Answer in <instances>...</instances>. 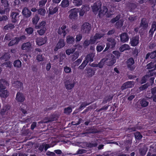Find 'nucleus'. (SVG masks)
Instances as JSON below:
<instances>
[{
  "mask_svg": "<svg viewBox=\"0 0 156 156\" xmlns=\"http://www.w3.org/2000/svg\"><path fill=\"white\" fill-rule=\"evenodd\" d=\"M112 54H111L108 55L110 61L108 65L112 66L116 62V58L119 59L121 53L118 51H114L112 52Z\"/></svg>",
  "mask_w": 156,
  "mask_h": 156,
  "instance_id": "1",
  "label": "nucleus"
},
{
  "mask_svg": "<svg viewBox=\"0 0 156 156\" xmlns=\"http://www.w3.org/2000/svg\"><path fill=\"white\" fill-rule=\"evenodd\" d=\"M135 61L132 57H130L127 59L126 62V64L128 69L131 71H133L136 66L134 65Z\"/></svg>",
  "mask_w": 156,
  "mask_h": 156,
  "instance_id": "2",
  "label": "nucleus"
},
{
  "mask_svg": "<svg viewBox=\"0 0 156 156\" xmlns=\"http://www.w3.org/2000/svg\"><path fill=\"white\" fill-rule=\"evenodd\" d=\"M21 49L22 50L25 51V52L30 53L32 49V44L30 42H27L23 43L21 46Z\"/></svg>",
  "mask_w": 156,
  "mask_h": 156,
  "instance_id": "3",
  "label": "nucleus"
},
{
  "mask_svg": "<svg viewBox=\"0 0 156 156\" xmlns=\"http://www.w3.org/2000/svg\"><path fill=\"white\" fill-rule=\"evenodd\" d=\"M22 13L23 15L26 17H29L31 14V11L33 12H35L37 10H22ZM38 13L42 16H44L46 10H37Z\"/></svg>",
  "mask_w": 156,
  "mask_h": 156,
  "instance_id": "4",
  "label": "nucleus"
},
{
  "mask_svg": "<svg viewBox=\"0 0 156 156\" xmlns=\"http://www.w3.org/2000/svg\"><path fill=\"white\" fill-rule=\"evenodd\" d=\"M91 25L89 23H84L81 27V31L83 33L89 34L91 30Z\"/></svg>",
  "mask_w": 156,
  "mask_h": 156,
  "instance_id": "5",
  "label": "nucleus"
},
{
  "mask_svg": "<svg viewBox=\"0 0 156 156\" xmlns=\"http://www.w3.org/2000/svg\"><path fill=\"white\" fill-rule=\"evenodd\" d=\"M139 37L138 35L133 37L130 39L129 44L133 47L136 46L139 43Z\"/></svg>",
  "mask_w": 156,
  "mask_h": 156,
  "instance_id": "6",
  "label": "nucleus"
},
{
  "mask_svg": "<svg viewBox=\"0 0 156 156\" xmlns=\"http://www.w3.org/2000/svg\"><path fill=\"white\" fill-rule=\"evenodd\" d=\"M47 41V38L45 36L44 37H40L37 38L36 43L37 45L40 46L45 44Z\"/></svg>",
  "mask_w": 156,
  "mask_h": 156,
  "instance_id": "7",
  "label": "nucleus"
},
{
  "mask_svg": "<svg viewBox=\"0 0 156 156\" xmlns=\"http://www.w3.org/2000/svg\"><path fill=\"white\" fill-rule=\"evenodd\" d=\"M65 45V43L64 40L62 39H59L54 49V51H57L59 49L63 47Z\"/></svg>",
  "mask_w": 156,
  "mask_h": 156,
  "instance_id": "8",
  "label": "nucleus"
},
{
  "mask_svg": "<svg viewBox=\"0 0 156 156\" xmlns=\"http://www.w3.org/2000/svg\"><path fill=\"white\" fill-rule=\"evenodd\" d=\"M96 69L94 68L91 67L87 68L86 70V74L88 77H91L94 75Z\"/></svg>",
  "mask_w": 156,
  "mask_h": 156,
  "instance_id": "9",
  "label": "nucleus"
},
{
  "mask_svg": "<svg viewBox=\"0 0 156 156\" xmlns=\"http://www.w3.org/2000/svg\"><path fill=\"white\" fill-rule=\"evenodd\" d=\"M71 81L69 80L65 82V86L66 89L71 90L74 87L75 83L74 81L72 82Z\"/></svg>",
  "mask_w": 156,
  "mask_h": 156,
  "instance_id": "10",
  "label": "nucleus"
},
{
  "mask_svg": "<svg viewBox=\"0 0 156 156\" xmlns=\"http://www.w3.org/2000/svg\"><path fill=\"white\" fill-rule=\"evenodd\" d=\"M121 41L123 43L128 42L129 40V36L126 33H123L120 35Z\"/></svg>",
  "mask_w": 156,
  "mask_h": 156,
  "instance_id": "11",
  "label": "nucleus"
},
{
  "mask_svg": "<svg viewBox=\"0 0 156 156\" xmlns=\"http://www.w3.org/2000/svg\"><path fill=\"white\" fill-rule=\"evenodd\" d=\"M107 41L108 42L106 43L107 44L109 45L111 48L113 49L115 48L116 44V41L115 39L110 37L107 39Z\"/></svg>",
  "mask_w": 156,
  "mask_h": 156,
  "instance_id": "12",
  "label": "nucleus"
},
{
  "mask_svg": "<svg viewBox=\"0 0 156 156\" xmlns=\"http://www.w3.org/2000/svg\"><path fill=\"white\" fill-rule=\"evenodd\" d=\"M16 99L18 102H22L24 101L25 98L22 93L18 92L16 94Z\"/></svg>",
  "mask_w": 156,
  "mask_h": 156,
  "instance_id": "13",
  "label": "nucleus"
},
{
  "mask_svg": "<svg viewBox=\"0 0 156 156\" xmlns=\"http://www.w3.org/2000/svg\"><path fill=\"white\" fill-rule=\"evenodd\" d=\"M148 26V24L146 19L144 18H142L140 22V26L144 29L146 30Z\"/></svg>",
  "mask_w": 156,
  "mask_h": 156,
  "instance_id": "14",
  "label": "nucleus"
},
{
  "mask_svg": "<svg viewBox=\"0 0 156 156\" xmlns=\"http://www.w3.org/2000/svg\"><path fill=\"white\" fill-rule=\"evenodd\" d=\"M10 107L8 105L4 106L1 110L0 114L2 115H4L6 113L8 112V111L10 110Z\"/></svg>",
  "mask_w": 156,
  "mask_h": 156,
  "instance_id": "15",
  "label": "nucleus"
},
{
  "mask_svg": "<svg viewBox=\"0 0 156 156\" xmlns=\"http://www.w3.org/2000/svg\"><path fill=\"white\" fill-rule=\"evenodd\" d=\"M11 56L8 53L5 52L0 57V60H4L5 61H8L10 59Z\"/></svg>",
  "mask_w": 156,
  "mask_h": 156,
  "instance_id": "16",
  "label": "nucleus"
},
{
  "mask_svg": "<svg viewBox=\"0 0 156 156\" xmlns=\"http://www.w3.org/2000/svg\"><path fill=\"white\" fill-rule=\"evenodd\" d=\"M58 118V116L56 114H52L50 117L47 118V120L45 122L47 123L57 120Z\"/></svg>",
  "mask_w": 156,
  "mask_h": 156,
  "instance_id": "17",
  "label": "nucleus"
},
{
  "mask_svg": "<svg viewBox=\"0 0 156 156\" xmlns=\"http://www.w3.org/2000/svg\"><path fill=\"white\" fill-rule=\"evenodd\" d=\"M19 14L18 12H12L11 14L12 21V22L15 23L17 21V19L19 17Z\"/></svg>",
  "mask_w": 156,
  "mask_h": 156,
  "instance_id": "18",
  "label": "nucleus"
},
{
  "mask_svg": "<svg viewBox=\"0 0 156 156\" xmlns=\"http://www.w3.org/2000/svg\"><path fill=\"white\" fill-rule=\"evenodd\" d=\"M19 42V40L16 37H14L9 43L8 45L9 46H12L15 45H17Z\"/></svg>",
  "mask_w": 156,
  "mask_h": 156,
  "instance_id": "19",
  "label": "nucleus"
},
{
  "mask_svg": "<svg viewBox=\"0 0 156 156\" xmlns=\"http://www.w3.org/2000/svg\"><path fill=\"white\" fill-rule=\"evenodd\" d=\"M8 82L5 79L0 80V90H4L6 88L5 85H7Z\"/></svg>",
  "mask_w": 156,
  "mask_h": 156,
  "instance_id": "20",
  "label": "nucleus"
},
{
  "mask_svg": "<svg viewBox=\"0 0 156 156\" xmlns=\"http://www.w3.org/2000/svg\"><path fill=\"white\" fill-rule=\"evenodd\" d=\"M94 54L93 53H91L87 55L85 59L87 61H88V62H92L94 61Z\"/></svg>",
  "mask_w": 156,
  "mask_h": 156,
  "instance_id": "21",
  "label": "nucleus"
},
{
  "mask_svg": "<svg viewBox=\"0 0 156 156\" xmlns=\"http://www.w3.org/2000/svg\"><path fill=\"white\" fill-rule=\"evenodd\" d=\"M140 104L142 107H145L149 104V102L145 98L140 99L139 101Z\"/></svg>",
  "mask_w": 156,
  "mask_h": 156,
  "instance_id": "22",
  "label": "nucleus"
},
{
  "mask_svg": "<svg viewBox=\"0 0 156 156\" xmlns=\"http://www.w3.org/2000/svg\"><path fill=\"white\" fill-rule=\"evenodd\" d=\"M130 49V48L129 45L124 44L119 47V50L120 52H123L125 51L129 50Z\"/></svg>",
  "mask_w": 156,
  "mask_h": 156,
  "instance_id": "23",
  "label": "nucleus"
},
{
  "mask_svg": "<svg viewBox=\"0 0 156 156\" xmlns=\"http://www.w3.org/2000/svg\"><path fill=\"white\" fill-rule=\"evenodd\" d=\"M0 96L2 98H6L9 95V92L7 90H0Z\"/></svg>",
  "mask_w": 156,
  "mask_h": 156,
  "instance_id": "24",
  "label": "nucleus"
},
{
  "mask_svg": "<svg viewBox=\"0 0 156 156\" xmlns=\"http://www.w3.org/2000/svg\"><path fill=\"white\" fill-rule=\"evenodd\" d=\"M46 22L45 21H42L39 24L36 26L35 28L36 29H38L41 28H44L46 27Z\"/></svg>",
  "mask_w": 156,
  "mask_h": 156,
  "instance_id": "25",
  "label": "nucleus"
},
{
  "mask_svg": "<svg viewBox=\"0 0 156 156\" xmlns=\"http://www.w3.org/2000/svg\"><path fill=\"white\" fill-rule=\"evenodd\" d=\"M101 3L100 2H98L94 4L92 6L93 10H99L101 9Z\"/></svg>",
  "mask_w": 156,
  "mask_h": 156,
  "instance_id": "26",
  "label": "nucleus"
},
{
  "mask_svg": "<svg viewBox=\"0 0 156 156\" xmlns=\"http://www.w3.org/2000/svg\"><path fill=\"white\" fill-rule=\"evenodd\" d=\"M66 41L69 44H73L74 43L75 39L73 36H68L66 37Z\"/></svg>",
  "mask_w": 156,
  "mask_h": 156,
  "instance_id": "27",
  "label": "nucleus"
},
{
  "mask_svg": "<svg viewBox=\"0 0 156 156\" xmlns=\"http://www.w3.org/2000/svg\"><path fill=\"white\" fill-rule=\"evenodd\" d=\"M14 27V24L12 23H9L4 26L3 30L4 31H6L7 30H11L13 29Z\"/></svg>",
  "mask_w": 156,
  "mask_h": 156,
  "instance_id": "28",
  "label": "nucleus"
},
{
  "mask_svg": "<svg viewBox=\"0 0 156 156\" xmlns=\"http://www.w3.org/2000/svg\"><path fill=\"white\" fill-rule=\"evenodd\" d=\"M13 66L15 67L20 68L22 66V62L20 60H16L13 62Z\"/></svg>",
  "mask_w": 156,
  "mask_h": 156,
  "instance_id": "29",
  "label": "nucleus"
},
{
  "mask_svg": "<svg viewBox=\"0 0 156 156\" xmlns=\"http://www.w3.org/2000/svg\"><path fill=\"white\" fill-rule=\"evenodd\" d=\"M78 15L77 12L74 11L71 13L69 16V19L71 20H75L77 17Z\"/></svg>",
  "mask_w": 156,
  "mask_h": 156,
  "instance_id": "30",
  "label": "nucleus"
},
{
  "mask_svg": "<svg viewBox=\"0 0 156 156\" xmlns=\"http://www.w3.org/2000/svg\"><path fill=\"white\" fill-rule=\"evenodd\" d=\"M1 3L2 6L4 7L5 10L8 9L9 4L8 1L7 0H2Z\"/></svg>",
  "mask_w": 156,
  "mask_h": 156,
  "instance_id": "31",
  "label": "nucleus"
},
{
  "mask_svg": "<svg viewBox=\"0 0 156 156\" xmlns=\"http://www.w3.org/2000/svg\"><path fill=\"white\" fill-rule=\"evenodd\" d=\"M40 19V17L37 14H36L32 19V23L34 24H36Z\"/></svg>",
  "mask_w": 156,
  "mask_h": 156,
  "instance_id": "32",
  "label": "nucleus"
},
{
  "mask_svg": "<svg viewBox=\"0 0 156 156\" xmlns=\"http://www.w3.org/2000/svg\"><path fill=\"white\" fill-rule=\"evenodd\" d=\"M69 2L68 0H62L60 5L62 7H66L69 5Z\"/></svg>",
  "mask_w": 156,
  "mask_h": 156,
  "instance_id": "33",
  "label": "nucleus"
},
{
  "mask_svg": "<svg viewBox=\"0 0 156 156\" xmlns=\"http://www.w3.org/2000/svg\"><path fill=\"white\" fill-rule=\"evenodd\" d=\"M25 31L28 35H30L33 34L34 31V29L33 28L31 27H29L25 29Z\"/></svg>",
  "mask_w": 156,
  "mask_h": 156,
  "instance_id": "34",
  "label": "nucleus"
},
{
  "mask_svg": "<svg viewBox=\"0 0 156 156\" xmlns=\"http://www.w3.org/2000/svg\"><path fill=\"white\" fill-rule=\"evenodd\" d=\"M15 87L18 89H21L23 88V84L21 82L16 81L15 83Z\"/></svg>",
  "mask_w": 156,
  "mask_h": 156,
  "instance_id": "35",
  "label": "nucleus"
},
{
  "mask_svg": "<svg viewBox=\"0 0 156 156\" xmlns=\"http://www.w3.org/2000/svg\"><path fill=\"white\" fill-rule=\"evenodd\" d=\"M72 111V108L70 107L65 108L64 109V113L67 115L69 114Z\"/></svg>",
  "mask_w": 156,
  "mask_h": 156,
  "instance_id": "36",
  "label": "nucleus"
},
{
  "mask_svg": "<svg viewBox=\"0 0 156 156\" xmlns=\"http://www.w3.org/2000/svg\"><path fill=\"white\" fill-rule=\"evenodd\" d=\"M134 135L135 139L137 140H140L143 137L142 135L139 132H136L134 134Z\"/></svg>",
  "mask_w": 156,
  "mask_h": 156,
  "instance_id": "37",
  "label": "nucleus"
},
{
  "mask_svg": "<svg viewBox=\"0 0 156 156\" xmlns=\"http://www.w3.org/2000/svg\"><path fill=\"white\" fill-rule=\"evenodd\" d=\"M46 30V28H41L39 30H37V32L39 35L42 36L44 34Z\"/></svg>",
  "mask_w": 156,
  "mask_h": 156,
  "instance_id": "38",
  "label": "nucleus"
},
{
  "mask_svg": "<svg viewBox=\"0 0 156 156\" xmlns=\"http://www.w3.org/2000/svg\"><path fill=\"white\" fill-rule=\"evenodd\" d=\"M121 17V15L119 14L117 15L115 17L112 19L111 20V23H114L120 19Z\"/></svg>",
  "mask_w": 156,
  "mask_h": 156,
  "instance_id": "39",
  "label": "nucleus"
},
{
  "mask_svg": "<svg viewBox=\"0 0 156 156\" xmlns=\"http://www.w3.org/2000/svg\"><path fill=\"white\" fill-rule=\"evenodd\" d=\"M64 71L67 73H69L72 72V69L69 67L66 66L64 67Z\"/></svg>",
  "mask_w": 156,
  "mask_h": 156,
  "instance_id": "40",
  "label": "nucleus"
},
{
  "mask_svg": "<svg viewBox=\"0 0 156 156\" xmlns=\"http://www.w3.org/2000/svg\"><path fill=\"white\" fill-rule=\"evenodd\" d=\"M114 11V10H106V11L105 12V15L106 17H110L113 14L111 13L113 12Z\"/></svg>",
  "mask_w": 156,
  "mask_h": 156,
  "instance_id": "41",
  "label": "nucleus"
},
{
  "mask_svg": "<svg viewBox=\"0 0 156 156\" xmlns=\"http://www.w3.org/2000/svg\"><path fill=\"white\" fill-rule=\"evenodd\" d=\"M104 63L103 62H101V61L98 64H94L93 65V64H92V66L93 67H98L100 68H102L103 67Z\"/></svg>",
  "mask_w": 156,
  "mask_h": 156,
  "instance_id": "42",
  "label": "nucleus"
},
{
  "mask_svg": "<svg viewBox=\"0 0 156 156\" xmlns=\"http://www.w3.org/2000/svg\"><path fill=\"white\" fill-rule=\"evenodd\" d=\"M79 53L77 52H75L72 56V60L73 61H75L79 57Z\"/></svg>",
  "mask_w": 156,
  "mask_h": 156,
  "instance_id": "43",
  "label": "nucleus"
},
{
  "mask_svg": "<svg viewBox=\"0 0 156 156\" xmlns=\"http://www.w3.org/2000/svg\"><path fill=\"white\" fill-rule=\"evenodd\" d=\"M105 45H100L98 44L96 47V50L98 52H100L101 51L104 49Z\"/></svg>",
  "mask_w": 156,
  "mask_h": 156,
  "instance_id": "44",
  "label": "nucleus"
},
{
  "mask_svg": "<svg viewBox=\"0 0 156 156\" xmlns=\"http://www.w3.org/2000/svg\"><path fill=\"white\" fill-rule=\"evenodd\" d=\"M123 24V21L121 20H120L116 23V26L117 27H121Z\"/></svg>",
  "mask_w": 156,
  "mask_h": 156,
  "instance_id": "45",
  "label": "nucleus"
},
{
  "mask_svg": "<svg viewBox=\"0 0 156 156\" xmlns=\"http://www.w3.org/2000/svg\"><path fill=\"white\" fill-rule=\"evenodd\" d=\"M36 59L38 62H42L44 60V57L42 54H38L36 57Z\"/></svg>",
  "mask_w": 156,
  "mask_h": 156,
  "instance_id": "46",
  "label": "nucleus"
},
{
  "mask_svg": "<svg viewBox=\"0 0 156 156\" xmlns=\"http://www.w3.org/2000/svg\"><path fill=\"white\" fill-rule=\"evenodd\" d=\"M12 37L10 33H7L6 34L4 38V40L5 41H9L11 40Z\"/></svg>",
  "mask_w": 156,
  "mask_h": 156,
  "instance_id": "47",
  "label": "nucleus"
},
{
  "mask_svg": "<svg viewBox=\"0 0 156 156\" xmlns=\"http://www.w3.org/2000/svg\"><path fill=\"white\" fill-rule=\"evenodd\" d=\"M102 37L103 35L101 34H99V33H96L94 36V37L95 39H96V40H97L98 39H100Z\"/></svg>",
  "mask_w": 156,
  "mask_h": 156,
  "instance_id": "48",
  "label": "nucleus"
},
{
  "mask_svg": "<svg viewBox=\"0 0 156 156\" xmlns=\"http://www.w3.org/2000/svg\"><path fill=\"white\" fill-rule=\"evenodd\" d=\"M148 75H146L144 76L141 78V83L142 84L145 83L147 81V78Z\"/></svg>",
  "mask_w": 156,
  "mask_h": 156,
  "instance_id": "49",
  "label": "nucleus"
},
{
  "mask_svg": "<svg viewBox=\"0 0 156 156\" xmlns=\"http://www.w3.org/2000/svg\"><path fill=\"white\" fill-rule=\"evenodd\" d=\"M90 130L88 133H97L98 132V130L94 128H91L89 129Z\"/></svg>",
  "mask_w": 156,
  "mask_h": 156,
  "instance_id": "50",
  "label": "nucleus"
},
{
  "mask_svg": "<svg viewBox=\"0 0 156 156\" xmlns=\"http://www.w3.org/2000/svg\"><path fill=\"white\" fill-rule=\"evenodd\" d=\"M148 87V85L147 83H146L142 86L139 87L140 90H143L147 88Z\"/></svg>",
  "mask_w": 156,
  "mask_h": 156,
  "instance_id": "51",
  "label": "nucleus"
},
{
  "mask_svg": "<svg viewBox=\"0 0 156 156\" xmlns=\"http://www.w3.org/2000/svg\"><path fill=\"white\" fill-rule=\"evenodd\" d=\"M90 103H87V102L82 103L79 107V108L81 109L83 108H84L86 106L89 105L90 104Z\"/></svg>",
  "mask_w": 156,
  "mask_h": 156,
  "instance_id": "52",
  "label": "nucleus"
},
{
  "mask_svg": "<svg viewBox=\"0 0 156 156\" xmlns=\"http://www.w3.org/2000/svg\"><path fill=\"white\" fill-rule=\"evenodd\" d=\"M82 35L81 34H79L76 35V41L77 42L80 41L82 39Z\"/></svg>",
  "mask_w": 156,
  "mask_h": 156,
  "instance_id": "53",
  "label": "nucleus"
},
{
  "mask_svg": "<svg viewBox=\"0 0 156 156\" xmlns=\"http://www.w3.org/2000/svg\"><path fill=\"white\" fill-rule=\"evenodd\" d=\"M75 51V50L73 49H67L66 51V54L68 55H70L71 54H73Z\"/></svg>",
  "mask_w": 156,
  "mask_h": 156,
  "instance_id": "54",
  "label": "nucleus"
},
{
  "mask_svg": "<svg viewBox=\"0 0 156 156\" xmlns=\"http://www.w3.org/2000/svg\"><path fill=\"white\" fill-rule=\"evenodd\" d=\"M74 3L76 5H80L82 4L81 0H73Z\"/></svg>",
  "mask_w": 156,
  "mask_h": 156,
  "instance_id": "55",
  "label": "nucleus"
},
{
  "mask_svg": "<svg viewBox=\"0 0 156 156\" xmlns=\"http://www.w3.org/2000/svg\"><path fill=\"white\" fill-rule=\"evenodd\" d=\"M105 10H99L98 16L99 18H102L104 15Z\"/></svg>",
  "mask_w": 156,
  "mask_h": 156,
  "instance_id": "56",
  "label": "nucleus"
},
{
  "mask_svg": "<svg viewBox=\"0 0 156 156\" xmlns=\"http://www.w3.org/2000/svg\"><path fill=\"white\" fill-rule=\"evenodd\" d=\"M47 0H41L40 2L39 3V6L40 7H43L44 6V5L47 2Z\"/></svg>",
  "mask_w": 156,
  "mask_h": 156,
  "instance_id": "57",
  "label": "nucleus"
},
{
  "mask_svg": "<svg viewBox=\"0 0 156 156\" xmlns=\"http://www.w3.org/2000/svg\"><path fill=\"white\" fill-rule=\"evenodd\" d=\"M151 30L153 29L154 31L156 30V22L154 21L152 22V24L151 25Z\"/></svg>",
  "mask_w": 156,
  "mask_h": 156,
  "instance_id": "58",
  "label": "nucleus"
},
{
  "mask_svg": "<svg viewBox=\"0 0 156 156\" xmlns=\"http://www.w3.org/2000/svg\"><path fill=\"white\" fill-rule=\"evenodd\" d=\"M150 58L151 59L154 58L156 57V51L151 52L150 53Z\"/></svg>",
  "mask_w": 156,
  "mask_h": 156,
  "instance_id": "59",
  "label": "nucleus"
},
{
  "mask_svg": "<svg viewBox=\"0 0 156 156\" xmlns=\"http://www.w3.org/2000/svg\"><path fill=\"white\" fill-rule=\"evenodd\" d=\"M128 9H135L136 5L135 4L131 3L128 5Z\"/></svg>",
  "mask_w": 156,
  "mask_h": 156,
  "instance_id": "60",
  "label": "nucleus"
},
{
  "mask_svg": "<svg viewBox=\"0 0 156 156\" xmlns=\"http://www.w3.org/2000/svg\"><path fill=\"white\" fill-rule=\"evenodd\" d=\"M109 106V105H105L104 106H103L102 107L100 108L99 109L98 112H100L102 111L106 110L108 109Z\"/></svg>",
  "mask_w": 156,
  "mask_h": 156,
  "instance_id": "61",
  "label": "nucleus"
},
{
  "mask_svg": "<svg viewBox=\"0 0 156 156\" xmlns=\"http://www.w3.org/2000/svg\"><path fill=\"white\" fill-rule=\"evenodd\" d=\"M128 88H131L133 86V81H128L126 82Z\"/></svg>",
  "mask_w": 156,
  "mask_h": 156,
  "instance_id": "62",
  "label": "nucleus"
},
{
  "mask_svg": "<svg viewBox=\"0 0 156 156\" xmlns=\"http://www.w3.org/2000/svg\"><path fill=\"white\" fill-rule=\"evenodd\" d=\"M113 96L114 95L113 94H112L108 96H107L105 98H106L107 101H108V102H109L112 100Z\"/></svg>",
  "mask_w": 156,
  "mask_h": 156,
  "instance_id": "63",
  "label": "nucleus"
},
{
  "mask_svg": "<svg viewBox=\"0 0 156 156\" xmlns=\"http://www.w3.org/2000/svg\"><path fill=\"white\" fill-rule=\"evenodd\" d=\"M155 31H154V30H151V28L148 32V34L149 35V37H152L154 34V33Z\"/></svg>",
  "mask_w": 156,
  "mask_h": 156,
  "instance_id": "64",
  "label": "nucleus"
}]
</instances>
